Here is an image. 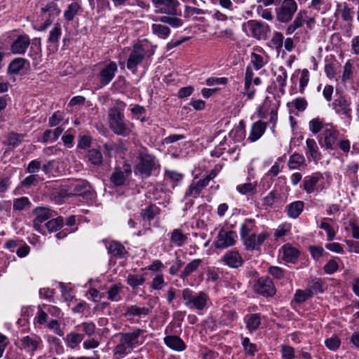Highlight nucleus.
Segmentation results:
<instances>
[{"label":"nucleus","instance_id":"20e7f679","mask_svg":"<svg viewBox=\"0 0 359 359\" xmlns=\"http://www.w3.org/2000/svg\"><path fill=\"white\" fill-rule=\"evenodd\" d=\"M242 29L248 36L257 40H266L271 32L268 24L256 20H250L243 23Z\"/></svg>","mask_w":359,"mask_h":359},{"label":"nucleus","instance_id":"6e6552de","mask_svg":"<svg viewBox=\"0 0 359 359\" xmlns=\"http://www.w3.org/2000/svg\"><path fill=\"white\" fill-rule=\"evenodd\" d=\"M132 173L130 164L124 162L123 168L116 166L110 176V182L116 187H122L125 184L127 179Z\"/></svg>","mask_w":359,"mask_h":359},{"label":"nucleus","instance_id":"4c0bfd02","mask_svg":"<svg viewBox=\"0 0 359 359\" xmlns=\"http://www.w3.org/2000/svg\"><path fill=\"white\" fill-rule=\"evenodd\" d=\"M187 240V236L182 233L180 229H175L171 232L170 242L177 246L180 247L183 245Z\"/></svg>","mask_w":359,"mask_h":359},{"label":"nucleus","instance_id":"dca6fc26","mask_svg":"<svg viewBox=\"0 0 359 359\" xmlns=\"http://www.w3.org/2000/svg\"><path fill=\"white\" fill-rule=\"evenodd\" d=\"M332 105L337 114H344L349 120L352 118V109L350 107L351 102L344 96L340 95L338 98L335 99L332 102Z\"/></svg>","mask_w":359,"mask_h":359},{"label":"nucleus","instance_id":"864d4df0","mask_svg":"<svg viewBox=\"0 0 359 359\" xmlns=\"http://www.w3.org/2000/svg\"><path fill=\"white\" fill-rule=\"evenodd\" d=\"M280 353L283 359H294V348L289 345L283 344L280 346Z\"/></svg>","mask_w":359,"mask_h":359},{"label":"nucleus","instance_id":"a18cd8bd","mask_svg":"<svg viewBox=\"0 0 359 359\" xmlns=\"http://www.w3.org/2000/svg\"><path fill=\"white\" fill-rule=\"evenodd\" d=\"M31 205V202L29 201L28 198L25 196L16 198L13 201V210H15L21 211L29 208Z\"/></svg>","mask_w":359,"mask_h":359},{"label":"nucleus","instance_id":"bb28decb","mask_svg":"<svg viewBox=\"0 0 359 359\" xmlns=\"http://www.w3.org/2000/svg\"><path fill=\"white\" fill-rule=\"evenodd\" d=\"M246 328L252 332L256 331L261 324V315L259 313H251L245 317Z\"/></svg>","mask_w":359,"mask_h":359},{"label":"nucleus","instance_id":"3c124183","mask_svg":"<svg viewBox=\"0 0 359 359\" xmlns=\"http://www.w3.org/2000/svg\"><path fill=\"white\" fill-rule=\"evenodd\" d=\"M309 286L316 294L323 293L325 289L324 281L318 278H312Z\"/></svg>","mask_w":359,"mask_h":359},{"label":"nucleus","instance_id":"cd10ccee","mask_svg":"<svg viewBox=\"0 0 359 359\" xmlns=\"http://www.w3.org/2000/svg\"><path fill=\"white\" fill-rule=\"evenodd\" d=\"M153 306L150 307H139L136 305H132L127 307L125 316H147L152 311Z\"/></svg>","mask_w":359,"mask_h":359},{"label":"nucleus","instance_id":"393cba45","mask_svg":"<svg viewBox=\"0 0 359 359\" xmlns=\"http://www.w3.org/2000/svg\"><path fill=\"white\" fill-rule=\"evenodd\" d=\"M178 15H165L156 18V21L169 25L172 28H178L183 25L184 22L177 18Z\"/></svg>","mask_w":359,"mask_h":359},{"label":"nucleus","instance_id":"6ab92c4d","mask_svg":"<svg viewBox=\"0 0 359 359\" xmlns=\"http://www.w3.org/2000/svg\"><path fill=\"white\" fill-rule=\"evenodd\" d=\"M107 252L117 259L124 258L128 253L125 246L116 241H110L107 245Z\"/></svg>","mask_w":359,"mask_h":359},{"label":"nucleus","instance_id":"2eb2a0df","mask_svg":"<svg viewBox=\"0 0 359 359\" xmlns=\"http://www.w3.org/2000/svg\"><path fill=\"white\" fill-rule=\"evenodd\" d=\"M268 237L269 233L266 232H262L257 236L255 233H252L250 236L246 237L243 240L246 250H259V247L264 243Z\"/></svg>","mask_w":359,"mask_h":359},{"label":"nucleus","instance_id":"f704fd0d","mask_svg":"<svg viewBox=\"0 0 359 359\" xmlns=\"http://www.w3.org/2000/svg\"><path fill=\"white\" fill-rule=\"evenodd\" d=\"M145 278L144 275L131 274L130 273L126 279L128 285H129L133 290L138 288L145 283Z\"/></svg>","mask_w":359,"mask_h":359},{"label":"nucleus","instance_id":"58836bf2","mask_svg":"<svg viewBox=\"0 0 359 359\" xmlns=\"http://www.w3.org/2000/svg\"><path fill=\"white\" fill-rule=\"evenodd\" d=\"M41 11L43 13H48V18H53V20L55 17L58 16L61 12L57 4L53 1L48 3L44 7L41 8Z\"/></svg>","mask_w":359,"mask_h":359},{"label":"nucleus","instance_id":"a211bd4d","mask_svg":"<svg viewBox=\"0 0 359 359\" xmlns=\"http://www.w3.org/2000/svg\"><path fill=\"white\" fill-rule=\"evenodd\" d=\"M222 261L231 268L238 269L243 264V259L236 250H230L222 257Z\"/></svg>","mask_w":359,"mask_h":359},{"label":"nucleus","instance_id":"e433bc0d","mask_svg":"<svg viewBox=\"0 0 359 359\" xmlns=\"http://www.w3.org/2000/svg\"><path fill=\"white\" fill-rule=\"evenodd\" d=\"M305 22L302 14L297 13L294 21L286 28L285 34L287 35L293 34L297 29L302 27Z\"/></svg>","mask_w":359,"mask_h":359},{"label":"nucleus","instance_id":"09e8293b","mask_svg":"<svg viewBox=\"0 0 359 359\" xmlns=\"http://www.w3.org/2000/svg\"><path fill=\"white\" fill-rule=\"evenodd\" d=\"M62 34L61 25L59 22L54 25L53 28L50 32L48 41L50 43H56Z\"/></svg>","mask_w":359,"mask_h":359},{"label":"nucleus","instance_id":"de8ad7c7","mask_svg":"<svg viewBox=\"0 0 359 359\" xmlns=\"http://www.w3.org/2000/svg\"><path fill=\"white\" fill-rule=\"evenodd\" d=\"M242 346L245 353L249 356H255V353L257 352V345L253 343H250L248 337L243 338Z\"/></svg>","mask_w":359,"mask_h":359},{"label":"nucleus","instance_id":"72a5a7b5","mask_svg":"<svg viewBox=\"0 0 359 359\" xmlns=\"http://www.w3.org/2000/svg\"><path fill=\"white\" fill-rule=\"evenodd\" d=\"M151 30L154 34L162 39H165L170 34V29L168 26L161 24H153Z\"/></svg>","mask_w":359,"mask_h":359},{"label":"nucleus","instance_id":"aec40b11","mask_svg":"<svg viewBox=\"0 0 359 359\" xmlns=\"http://www.w3.org/2000/svg\"><path fill=\"white\" fill-rule=\"evenodd\" d=\"M163 341L168 348L176 351H182L187 347L183 340L177 335H168L164 337Z\"/></svg>","mask_w":359,"mask_h":359},{"label":"nucleus","instance_id":"6e6d98bb","mask_svg":"<svg viewBox=\"0 0 359 359\" xmlns=\"http://www.w3.org/2000/svg\"><path fill=\"white\" fill-rule=\"evenodd\" d=\"M309 124V130L313 134L318 133L323 128V121L319 118H313Z\"/></svg>","mask_w":359,"mask_h":359},{"label":"nucleus","instance_id":"473e14b6","mask_svg":"<svg viewBox=\"0 0 359 359\" xmlns=\"http://www.w3.org/2000/svg\"><path fill=\"white\" fill-rule=\"evenodd\" d=\"M160 209L155 205L151 204L144 209H142L140 215L144 220L150 222L154 219L156 215L159 214Z\"/></svg>","mask_w":359,"mask_h":359},{"label":"nucleus","instance_id":"c9c22d12","mask_svg":"<svg viewBox=\"0 0 359 359\" xmlns=\"http://www.w3.org/2000/svg\"><path fill=\"white\" fill-rule=\"evenodd\" d=\"M63 224V217L59 216L56 218L52 217L45 224V226L49 232H56L62 227Z\"/></svg>","mask_w":359,"mask_h":359},{"label":"nucleus","instance_id":"412c9836","mask_svg":"<svg viewBox=\"0 0 359 359\" xmlns=\"http://www.w3.org/2000/svg\"><path fill=\"white\" fill-rule=\"evenodd\" d=\"M266 126L267 123L261 121L254 123L252 126L248 140H250L252 142L259 140L264 133Z\"/></svg>","mask_w":359,"mask_h":359},{"label":"nucleus","instance_id":"4468645a","mask_svg":"<svg viewBox=\"0 0 359 359\" xmlns=\"http://www.w3.org/2000/svg\"><path fill=\"white\" fill-rule=\"evenodd\" d=\"M156 7L159 8V12L166 15H180L177 12L180 3L177 0H152Z\"/></svg>","mask_w":359,"mask_h":359},{"label":"nucleus","instance_id":"0e129e2a","mask_svg":"<svg viewBox=\"0 0 359 359\" xmlns=\"http://www.w3.org/2000/svg\"><path fill=\"white\" fill-rule=\"evenodd\" d=\"M64 118L63 114L61 111H57L48 119V126L54 127L57 126Z\"/></svg>","mask_w":359,"mask_h":359},{"label":"nucleus","instance_id":"f257e3e1","mask_svg":"<svg viewBox=\"0 0 359 359\" xmlns=\"http://www.w3.org/2000/svg\"><path fill=\"white\" fill-rule=\"evenodd\" d=\"M60 195L62 198L81 196L86 202L92 201L95 192L87 181H78L62 186Z\"/></svg>","mask_w":359,"mask_h":359},{"label":"nucleus","instance_id":"bf43d9fd","mask_svg":"<svg viewBox=\"0 0 359 359\" xmlns=\"http://www.w3.org/2000/svg\"><path fill=\"white\" fill-rule=\"evenodd\" d=\"M251 62L256 70L261 69L264 65L263 57L255 53H251Z\"/></svg>","mask_w":359,"mask_h":359},{"label":"nucleus","instance_id":"2f4dec72","mask_svg":"<svg viewBox=\"0 0 359 359\" xmlns=\"http://www.w3.org/2000/svg\"><path fill=\"white\" fill-rule=\"evenodd\" d=\"M81 10V6L77 2H72L68 5L67 10L64 12V18L67 22H71Z\"/></svg>","mask_w":359,"mask_h":359},{"label":"nucleus","instance_id":"a878e982","mask_svg":"<svg viewBox=\"0 0 359 359\" xmlns=\"http://www.w3.org/2000/svg\"><path fill=\"white\" fill-rule=\"evenodd\" d=\"M339 132L334 129H325L323 131L324 143L327 149L333 150Z\"/></svg>","mask_w":359,"mask_h":359},{"label":"nucleus","instance_id":"ea45409f","mask_svg":"<svg viewBox=\"0 0 359 359\" xmlns=\"http://www.w3.org/2000/svg\"><path fill=\"white\" fill-rule=\"evenodd\" d=\"M88 161L95 165H100L103 161L101 151L97 149H91L88 152Z\"/></svg>","mask_w":359,"mask_h":359},{"label":"nucleus","instance_id":"f3484780","mask_svg":"<svg viewBox=\"0 0 359 359\" xmlns=\"http://www.w3.org/2000/svg\"><path fill=\"white\" fill-rule=\"evenodd\" d=\"M30 45V39L27 34L19 35L13 42L11 51L13 54H24Z\"/></svg>","mask_w":359,"mask_h":359},{"label":"nucleus","instance_id":"5701e85b","mask_svg":"<svg viewBox=\"0 0 359 359\" xmlns=\"http://www.w3.org/2000/svg\"><path fill=\"white\" fill-rule=\"evenodd\" d=\"M203 261L201 259H194L187 264L180 274V278L183 280H186L192 273L196 271Z\"/></svg>","mask_w":359,"mask_h":359},{"label":"nucleus","instance_id":"f03ea898","mask_svg":"<svg viewBox=\"0 0 359 359\" xmlns=\"http://www.w3.org/2000/svg\"><path fill=\"white\" fill-rule=\"evenodd\" d=\"M108 120L109 127L115 135L126 137L130 134L124 114L119 107H113L109 109Z\"/></svg>","mask_w":359,"mask_h":359},{"label":"nucleus","instance_id":"9d476101","mask_svg":"<svg viewBox=\"0 0 359 359\" xmlns=\"http://www.w3.org/2000/svg\"><path fill=\"white\" fill-rule=\"evenodd\" d=\"M33 214L36 216L33 221V226L39 233L42 231V223L50 219L56 215L55 211L44 207H37L34 209Z\"/></svg>","mask_w":359,"mask_h":359},{"label":"nucleus","instance_id":"338daca9","mask_svg":"<svg viewBox=\"0 0 359 359\" xmlns=\"http://www.w3.org/2000/svg\"><path fill=\"white\" fill-rule=\"evenodd\" d=\"M326 346L332 351H336L341 344V340L339 337H334L327 339L325 341Z\"/></svg>","mask_w":359,"mask_h":359},{"label":"nucleus","instance_id":"7ed1b4c3","mask_svg":"<svg viewBox=\"0 0 359 359\" xmlns=\"http://www.w3.org/2000/svg\"><path fill=\"white\" fill-rule=\"evenodd\" d=\"M158 167L156 158L150 154L140 152L137 156V163L134 166L135 175L142 178H147L151 175L152 172Z\"/></svg>","mask_w":359,"mask_h":359},{"label":"nucleus","instance_id":"37998d69","mask_svg":"<svg viewBox=\"0 0 359 359\" xmlns=\"http://www.w3.org/2000/svg\"><path fill=\"white\" fill-rule=\"evenodd\" d=\"M283 39L284 36L281 32H275L273 33L272 39L270 40L269 43V46L272 48H275L278 51H279L283 47Z\"/></svg>","mask_w":359,"mask_h":359},{"label":"nucleus","instance_id":"13d9d810","mask_svg":"<svg viewBox=\"0 0 359 359\" xmlns=\"http://www.w3.org/2000/svg\"><path fill=\"white\" fill-rule=\"evenodd\" d=\"M165 285L163 275L162 273L157 274L152 280L151 287L155 290H161Z\"/></svg>","mask_w":359,"mask_h":359},{"label":"nucleus","instance_id":"8fccbe9b","mask_svg":"<svg viewBox=\"0 0 359 359\" xmlns=\"http://www.w3.org/2000/svg\"><path fill=\"white\" fill-rule=\"evenodd\" d=\"M25 135L15 133H11L8 136L6 144L13 146L14 147L18 146L23 140Z\"/></svg>","mask_w":359,"mask_h":359},{"label":"nucleus","instance_id":"0eeeda50","mask_svg":"<svg viewBox=\"0 0 359 359\" xmlns=\"http://www.w3.org/2000/svg\"><path fill=\"white\" fill-rule=\"evenodd\" d=\"M146 54L147 51L144 48L143 45L140 43L134 44L127 60V68L133 73H136L138 65L142 63Z\"/></svg>","mask_w":359,"mask_h":359},{"label":"nucleus","instance_id":"79ce46f5","mask_svg":"<svg viewBox=\"0 0 359 359\" xmlns=\"http://www.w3.org/2000/svg\"><path fill=\"white\" fill-rule=\"evenodd\" d=\"M84 336L82 334L70 332L67 334L65 340L68 346L71 348H76L78 344L83 339Z\"/></svg>","mask_w":359,"mask_h":359},{"label":"nucleus","instance_id":"7c9ffc66","mask_svg":"<svg viewBox=\"0 0 359 359\" xmlns=\"http://www.w3.org/2000/svg\"><path fill=\"white\" fill-rule=\"evenodd\" d=\"M41 341L39 337L32 338L29 336H26L21 339V343L24 348L28 349L32 352L37 350Z\"/></svg>","mask_w":359,"mask_h":359},{"label":"nucleus","instance_id":"4d7b16f0","mask_svg":"<svg viewBox=\"0 0 359 359\" xmlns=\"http://www.w3.org/2000/svg\"><path fill=\"white\" fill-rule=\"evenodd\" d=\"M39 180V177L38 175L35 174H31L27 177H25L22 182H21V186L22 187L29 189L32 186H34L36 184H38Z\"/></svg>","mask_w":359,"mask_h":359},{"label":"nucleus","instance_id":"1a4fd4ad","mask_svg":"<svg viewBox=\"0 0 359 359\" xmlns=\"http://www.w3.org/2000/svg\"><path fill=\"white\" fill-rule=\"evenodd\" d=\"M238 235L234 231H225L224 229L219 230L216 240L214 241V246L217 249H225L233 246L237 240Z\"/></svg>","mask_w":359,"mask_h":359},{"label":"nucleus","instance_id":"052dcab7","mask_svg":"<svg viewBox=\"0 0 359 359\" xmlns=\"http://www.w3.org/2000/svg\"><path fill=\"white\" fill-rule=\"evenodd\" d=\"M249 224H255V220L253 219H246L245 222L241 225L240 235L243 240L249 236V233L251 231V229L248 226Z\"/></svg>","mask_w":359,"mask_h":359},{"label":"nucleus","instance_id":"e2e57ef3","mask_svg":"<svg viewBox=\"0 0 359 359\" xmlns=\"http://www.w3.org/2000/svg\"><path fill=\"white\" fill-rule=\"evenodd\" d=\"M278 197V194L276 191H271L263 199V205L266 207H272L275 203V200Z\"/></svg>","mask_w":359,"mask_h":359},{"label":"nucleus","instance_id":"ddd939ff","mask_svg":"<svg viewBox=\"0 0 359 359\" xmlns=\"http://www.w3.org/2000/svg\"><path fill=\"white\" fill-rule=\"evenodd\" d=\"M144 332V330L136 328L131 332L120 333V343L133 350L134 346L139 344L140 336Z\"/></svg>","mask_w":359,"mask_h":359},{"label":"nucleus","instance_id":"69168bd1","mask_svg":"<svg viewBox=\"0 0 359 359\" xmlns=\"http://www.w3.org/2000/svg\"><path fill=\"white\" fill-rule=\"evenodd\" d=\"M353 65L351 62V60H348L344 67V72L341 77V80L344 82H346L351 79L352 73H353Z\"/></svg>","mask_w":359,"mask_h":359},{"label":"nucleus","instance_id":"680f3d73","mask_svg":"<svg viewBox=\"0 0 359 359\" xmlns=\"http://www.w3.org/2000/svg\"><path fill=\"white\" fill-rule=\"evenodd\" d=\"M201 191L199 190L198 187L196 184L195 182H192L191 184L189 185V188L185 192L184 196L186 198L192 196L194 198H196L199 196Z\"/></svg>","mask_w":359,"mask_h":359},{"label":"nucleus","instance_id":"c85d7f7f","mask_svg":"<svg viewBox=\"0 0 359 359\" xmlns=\"http://www.w3.org/2000/svg\"><path fill=\"white\" fill-rule=\"evenodd\" d=\"M304 208V203L302 201H297L290 203L287 206V215L293 219L297 218Z\"/></svg>","mask_w":359,"mask_h":359},{"label":"nucleus","instance_id":"4be33fe9","mask_svg":"<svg viewBox=\"0 0 359 359\" xmlns=\"http://www.w3.org/2000/svg\"><path fill=\"white\" fill-rule=\"evenodd\" d=\"M29 65L27 60L22 57H16L13 60L8 67V74L11 75L18 74L21 70L25 68V65Z\"/></svg>","mask_w":359,"mask_h":359},{"label":"nucleus","instance_id":"c756f323","mask_svg":"<svg viewBox=\"0 0 359 359\" xmlns=\"http://www.w3.org/2000/svg\"><path fill=\"white\" fill-rule=\"evenodd\" d=\"M306 154H309L315 161L320 160L321 155L315 140L309 138L306 140Z\"/></svg>","mask_w":359,"mask_h":359},{"label":"nucleus","instance_id":"603ef678","mask_svg":"<svg viewBox=\"0 0 359 359\" xmlns=\"http://www.w3.org/2000/svg\"><path fill=\"white\" fill-rule=\"evenodd\" d=\"M280 74L276 76V82L278 83L280 87V91L282 94L285 93L284 87L286 86V80L287 78V74L285 69L283 67H280Z\"/></svg>","mask_w":359,"mask_h":359},{"label":"nucleus","instance_id":"774afa93","mask_svg":"<svg viewBox=\"0 0 359 359\" xmlns=\"http://www.w3.org/2000/svg\"><path fill=\"white\" fill-rule=\"evenodd\" d=\"M268 273L278 280H280L284 277V270L279 266H270L268 269Z\"/></svg>","mask_w":359,"mask_h":359},{"label":"nucleus","instance_id":"b1692460","mask_svg":"<svg viewBox=\"0 0 359 359\" xmlns=\"http://www.w3.org/2000/svg\"><path fill=\"white\" fill-rule=\"evenodd\" d=\"M283 249V259L286 262L295 263L299 257V252L289 244L284 245Z\"/></svg>","mask_w":359,"mask_h":359},{"label":"nucleus","instance_id":"5fc2aeb1","mask_svg":"<svg viewBox=\"0 0 359 359\" xmlns=\"http://www.w3.org/2000/svg\"><path fill=\"white\" fill-rule=\"evenodd\" d=\"M256 187V184L249 182L237 186L236 189L241 194H247L249 193L255 194Z\"/></svg>","mask_w":359,"mask_h":359},{"label":"nucleus","instance_id":"9b49d317","mask_svg":"<svg viewBox=\"0 0 359 359\" xmlns=\"http://www.w3.org/2000/svg\"><path fill=\"white\" fill-rule=\"evenodd\" d=\"M255 292L264 297H273L276 292V287L272 280L268 276L259 278L255 284Z\"/></svg>","mask_w":359,"mask_h":359},{"label":"nucleus","instance_id":"423d86ee","mask_svg":"<svg viewBox=\"0 0 359 359\" xmlns=\"http://www.w3.org/2000/svg\"><path fill=\"white\" fill-rule=\"evenodd\" d=\"M182 292V299L187 307L201 311L206 306L208 296L205 292L196 294L191 289L185 288Z\"/></svg>","mask_w":359,"mask_h":359},{"label":"nucleus","instance_id":"f8f14e48","mask_svg":"<svg viewBox=\"0 0 359 359\" xmlns=\"http://www.w3.org/2000/svg\"><path fill=\"white\" fill-rule=\"evenodd\" d=\"M118 71V66L115 62H110L102 68L97 74V77L101 86H107L114 79Z\"/></svg>","mask_w":359,"mask_h":359},{"label":"nucleus","instance_id":"49530a36","mask_svg":"<svg viewBox=\"0 0 359 359\" xmlns=\"http://www.w3.org/2000/svg\"><path fill=\"white\" fill-rule=\"evenodd\" d=\"M122 285L121 284H114L112 285L109 290L107 292L108 295V299L111 302H118L121 299L119 296L120 290L122 288Z\"/></svg>","mask_w":359,"mask_h":359},{"label":"nucleus","instance_id":"c03bdc74","mask_svg":"<svg viewBox=\"0 0 359 359\" xmlns=\"http://www.w3.org/2000/svg\"><path fill=\"white\" fill-rule=\"evenodd\" d=\"M319 181V177L316 176H309L304 180V189L307 194L313 192L315 187Z\"/></svg>","mask_w":359,"mask_h":359},{"label":"nucleus","instance_id":"a19ab883","mask_svg":"<svg viewBox=\"0 0 359 359\" xmlns=\"http://www.w3.org/2000/svg\"><path fill=\"white\" fill-rule=\"evenodd\" d=\"M305 162V158L303 155L294 153L290 156L288 161V167L291 170L299 168Z\"/></svg>","mask_w":359,"mask_h":359},{"label":"nucleus","instance_id":"39448f33","mask_svg":"<svg viewBox=\"0 0 359 359\" xmlns=\"http://www.w3.org/2000/svg\"><path fill=\"white\" fill-rule=\"evenodd\" d=\"M297 8L295 0H283L275 8L276 20L283 24L290 22L297 11Z\"/></svg>","mask_w":359,"mask_h":359}]
</instances>
